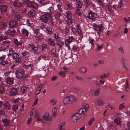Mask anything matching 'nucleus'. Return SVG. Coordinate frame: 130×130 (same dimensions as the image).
<instances>
[{"label":"nucleus","mask_w":130,"mask_h":130,"mask_svg":"<svg viewBox=\"0 0 130 130\" xmlns=\"http://www.w3.org/2000/svg\"><path fill=\"white\" fill-rule=\"evenodd\" d=\"M14 52V51H13L12 50V48H11L9 50V53L8 55V56H10L11 55V54L12 53H13V52Z\"/></svg>","instance_id":"obj_60"},{"label":"nucleus","mask_w":130,"mask_h":130,"mask_svg":"<svg viewBox=\"0 0 130 130\" xmlns=\"http://www.w3.org/2000/svg\"><path fill=\"white\" fill-rule=\"evenodd\" d=\"M2 121L4 123V125L5 126H7L9 123V121H8V120L6 118L3 120Z\"/></svg>","instance_id":"obj_37"},{"label":"nucleus","mask_w":130,"mask_h":130,"mask_svg":"<svg viewBox=\"0 0 130 130\" xmlns=\"http://www.w3.org/2000/svg\"><path fill=\"white\" fill-rule=\"evenodd\" d=\"M78 49L77 47L75 45H74L73 46L72 49L74 52H76L77 51V50Z\"/></svg>","instance_id":"obj_54"},{"label":"nucleus","mask_w":130,"mask_h":130,"mask_svg":"<svg viewBox=\"0 0 130 130\" xmlns=\"http://www.w3.org/2000/svg\"><path fill=\"white\" fill-rule=\"evenodd\" d=\"M125 107V106L124 105V103H122V104H120L119 106V109L121 110L123 108H124Z\"/></svg>","instance_id":"obj_55"},{"label":"nucleus","mask_w":130,"mask_h":130,"mask_svg":"<svg viewBox=\"0 0 130 130\" xmlns=\"http://www.w3.org/2000/svg\"><path fill=\"white\" fill-rule=\"evenodd\" d=\"M86 70L85 68L83 67H80L79 68V71L81 73H86Z\"/></svg>","instance_id":"obj_22"},{"label":"nucleus","mask_w":130,"mask_h":130,"mask_svg":"<svg viewBox=\"0 0 130 130\" xmlns=\"http://www.w3.org/2000/svg\"><path fill=\"white\" fill-rule=\"evenodd\" d=\"M7 7L6 6L4 5H0V12L1 14L5 12L7 10Z\"/></svg>","instance_id":"obj_10"},{"label":"nucleus","mask_w":130,"mask_h":130,"mask_svg":"<svg viewBox=\"0 0 130 130\" xmlns=\"http://www.w3.org/2000/svg\"><path fill=\"white\" fill-rule=\"evenodd\" d=\"M23 3V1L22 0H15L13 3L15 7H19L22 6Z\"/></svg>","instance_id":"obj_7"},{"label":"nucleus","mask_w":130,"mask_h":130,"mask_svg":"<svg viewBox=\"0 0 130 130\" xmlns=\"http://www.w3.org/2000/svg\"><path fill=\"white\" fill-rule=\"evenodd\" d=\"M24 71L22 69H18L15 72V74L16 75V77L19 78H22L24 76Z\"/></svg>","instance_id":"obj_4"},{"label":"nucleus","mask_w":130,"mask_h":130,"mask_svg":"<svg viewBox=\"0 0 130 130\" xmlns=\"http://www.w3.org/2000/svg\"><path fill=\"white\" fill-rule=\"evenodd\" d=\"M119 50L120 52H121L122 54L124 53V51L122 47L120 46L119 48Z\"/></svg>","instance_id":"obj_51"},{"label":"nucleus","mask_w":130,"mask_h":130,"mask_svg":"<svg viewBox=\"0 0 130 130\" xmlns=\"http://www.w3.org/2000/svg\"><path fill=\"white\" fill-rule=\"evenodd\" d=\"M107 7L108 8V10L111 13L112 12V10L111 9V7L110 5H108L107 6Z\"/></svg>","instance_id":"obj_49"},{"label":"nucleus","mask_w":130,"mask_h":130,"mask_svg":"<svg viewBox=\"0 0 130 130\" xmlns=\"http://www.w3.org/2000/svg\"><path fill=\"white\" fill-rule=\"evenodd\" d=\"M19 55L17 53H14L12 56L13 58L14 59H17L19 57Z\"/></svg>","instance_id":"obj_43"},{"label":"nucleus","mask_w":130,"mask_h":130,"mask_svg":"<svg viewBox=\"0 0 130 130\" xmlns=\"http://www.w3.org/2000/svg\"><path fill=\"white\" fill-rule=\"evenodd\" d=\"M6 25V24L4 22H1L0 23V25H2V27L4 28L5 26Z\"/></svg>","instance_id":"obj_62"},{"label":"nucleus","mask_w":130,"mask_h":130,"mask_svg":"<svg viewBox=\"0 0 130 130\" xmlns=\"http://www.w3.org/2000/svg\"><path fill=\"white\" fill-rule=\"evenodd\" d=\"M2 45H4V46H6V45H7V47H8L10 44V42L8 41H4L2 43Z\"/></svg>","instance_id":"obj_35"},{"label":"nucleus","mask_w":130,"mask_h":130,"mask_svg":"<svg viewBox=\"0 0 130 130\" xmlns=\"http://www.w3.org/2000/svg\"><path fill=\"white\" fill-rule=\"evenodd\" d=\"M4 106L5 108L8 110L9 109L11 108L8 102L4 103Z\"/></svg>","instance_id":"obj_28"},{"label":"nucleus","mask_w":130,"mask_h":130,"mask_svg":"<svg viewBox=\"0 0 130 130\" xmlns=\"http://www.w3.org/2000/svg\"><path fill=\"white\" fill-rule=\"evenodd\" d=\"M24 86H22L21 88L20 92H22V93H24Z\"/></svg>","instance_id":"obj_61"},{"label":"nucleus","mask_w":130,"mask_h":130,"mask_svg":"<svg viewBox=\"0 0 130 130\" xmlns=\"http://www.w3.org/2000/svg\"><path fill=\"white\" fill-rule=\"evenodd\" d=\"M42 87V85H41L38 88L35 92V95L38 94L40 92V91Z\"/></svg>","instance_id":"obj_31"},{"label":"nucleus","mask_w":130,"mask_h":130,"mask_svg":"<svg viewBox=\"0 0 130 130\" xmlns=\"http://www.w3.org/2000/svg\"><path fill=\"white\" fill-rule=\"evenodd\" d=\"M70 28H71V30H72L74 34H76V31L74 28L72 27H70Z\"/></svg>","instance_id":"obj_53"},{"label":"nucleus","mask_w":130,"mask_h":130,"mask_svg":"<svg viewBox=\"0 0 130 130\" xmlns=\"http://www.w3.org/2000/svg\"><path fill=\"white\" fill-rule=\"evenodd\" d=\"M75 38L73 36H71L68 39H67L68 40V43H71V42L74 41Z\"/></svg>","instance_id":"obj_32"},{"label":"nucleus","mask_w":130,"mask_h":130,"mask_svg":"<svg viewBox=\"0 0 130 130\" xmlns=\"http://www.w3.org/2000/svg\"><path fill=\"white\" fill-rule=\"evenodd\" d=\"M61 12H57L56 13L55 15V18L56 19L59 18L60 16L61 15Z\"/></svg>","instance_id":"obj_25"},{"label":"nucleus","mask_w":130,"mask_h":130,"mask_svg":"<svg viewBox=\"0 0 130 130\" xmlns=\"http://www.w3.org/2000/svg\"><path fill=\"white\" fill-rule=\"evenodd\" d=\"M58 36V34H55L54 37L56 39V40L57 39H58L60 38V37Z\"/></svg>","instance_id":"obj_52"},{"label":"nucleus","mask_w":130,"mask_h":130,"mask_svg":"<svg viewBox=\"0 0 130 130\" xmlns=\"http://www.w3.org/2000/svg\"><path fill=\"white\" fill-rule=\"evenodd\" d=\"M78 113H78V114H79L80 115H81L82 113H83L84 114V115L85 116H87V113L86 112L84 113L85 111H84V110L82 108L80 109H79L78 111Z\"/></svg>","instance_id":"obj_29"},{"label":"nucleus","mask_w":130,"mask_h":130,"mask_svg":"<svg viewBox=\"0 0 130 130\" xmlns=\"http://www.w3.org/2000/svg\"><path fill=\"white\" fill-rule=\"evenodd\" d=\"M8 38L7 37H5L4 36H0V40H3L4 39L6 40Z\"/></svg>","instance_id":"obj_58"},{"label":"nucleus","mask_w":130,"mask_h":130,"mask_svg":"<svg viewBox=\"0 0 130 130\" xmlns=\"http://www.w3.org/2000/svg\"><path fill=\"white\" fill-rule=\"evenodd\" d=\"M81 117V115L78 113H75L71 117V118L72 122L74 123H76L77 120L80 118Z\"/></svg>","instance_id":"obj_6"},{"label":"nucleus","mask_w":130,"mask_h":130,"mask_svg":"<svg viewBox=\"0 0 130 130\" xmlns=\"http://www.w3.org/2000/svg\"><path fill=\"white\" fill-rule=\"evenodd\" d=\"M76 12L79 15H82V12L80 11V10L79 9H76Z\"/></svg>","instance_id":"obj_56"},{"label":"nucleus","mask_w":130,"mask_h":130,"mask_svg":"<svg viewBox=\"0 0 130 130\" xmlns=\"http://www.w3.org/2000/svg\"><path fill=\"white\" fill-rule=\"evenodd\" d=\"M97 104L98 106H102L104 105V103L102 100L100 99L98 100Z\"/></svg>","instance_id":"obj_24"},{"label":"nucleus","mask_w":130,"mask_h":130,"mask_svg":"<svg viewBox=\"0 0 130 130\" xmlns=\"http://www.w3.org/2000/svg\"><path fill=\"white\" fill-rule=\"evenodd\" d=\"M46 30L48 33L51 34L53 33V31L52 30V28H50V27H47Z\"/></svg>","instance_id":"obj_38"},{"label":"nucleus","mask_w":130,"mask_h":130,"mask_svg":"<svg viewBox=\"0 0 130 130\" xmlns=\"http://www.w3.org/2000/svg\"><path fill=\"white\" fill-rule=\"evenodd\" d=\"M98 46L97 47L96 51L97 52H99V51L100 50L101 48L103 47V45H98Z\"/></svg>","instance_id":"obj_46"},{"label":"nucleus","mask_w":130,"mask_h":130,"mask_svg":"<svg viewBox=\"0 0 130 130\" xmlns=\"http://www.w3.org/2000/svg\"><path fill=\"white\" fill-rule=\"evenodd\" d=\"M56 44L57 45L59 46V48L61 47L64 44L63 42H62L61 41L59 40L57 41Z\"/></svg>","instance_id":"obj_30"},{"label":"nucleus","mask_w":130,"mask_h":130,"mask_svg":"<svg viewBox=\"0 0 130 130\" xmlns=\"http://www.w3.org/2000/svg\"><path fill=\"white\" fill-rule=\"evenodd\" d=\"M51 18H52L51 14L49 12H47L40 17V20L42 22L46 23H47Z\"/></svg>","instance_id":"obj_1"},{"label":"nucleus","mask_w":130,"mask_h":130,"mask_svg":"<svg viewBox=\"0 0 130 130\" xmlns=\"http://www.w3.org/2000/svg\"><path fill=\"white\" fill-rule=\"evenodd\" d=\"M18 23L17 21L14 20L10 22L9 24V26L11 27H15L17 25Z\"/></svg>","instance_id":"obj_15"},{"label":"nucleus","mask_w":130,"mask_h":130,"mask_svg":"<svg viewBox=\"0 0 130 130\" xmlns=\"http://www.w3.org/2000/svg\"><path fill=\"white\" fill-rule=\"evenodd\" d=\"M57 100L54 99H51L50 102V104L52 105H55L57 103Z\"/></svg>","instance_id":"obj_27"},{"label":"nucleus","mask_w":130,"mask_h":130,"mask_svg":"<svg viewBox=\"0 0 130 130\" xmlns=\"http://www.w3.org/2000/svg\"><path fill=\"white\" fill-rule=\"evenodd\" d=\"M43 119L47 121H51L52 120L51 117L49 116V113L48 112L45 113V114L43 116Z\"/></svg>","instance_id":"obj_11"},{"label":"nucleus","mask_w":130,"mask_h":130,"mask_svg":"<svg viewBox=\"0 0 130 130\" xmlns=\"http://www.w3.org/2000/svg\"><path fill=\"white\" fill-rule=\"evenodd\" d=\"M13 42L17 46L21 45L23 43L22 41L21 40L18 41V40L17 39H15L13 41Z\"/></svg>","instance_id":"obj_19"},{"label":"nucleus","mask_w":130,"mask_h":130,"mask_svg":"<svg viewBox=\"0 0 130 130\" xmlns=\"http://www.w3.org/2000/svg\"><path fill=\"white\" fill-rule=\"evenodd\" d=\"M5 80L7 83L9 85L12 84L13 83V79L10 77L7 78Z\"/></svg>","instance_id":"obj_18"},{"label":"nucleus","mask_w":130,"mask_h":130,"mask_svg":"<svg viewBox=\"0 0 130 130\" xmlns=\"http://www.w3.org/2000/svg\"><path fill=\"white\" fill-rule=\"evenodd\" d=\"M5 92V89L3 86L0 85V93L2 94Z\"/></svg>","instance_id":"obj_36"},{"label":"nucleus","mask_w":130,"mask_h":130,"mask_svg":"<svg viewBox=\"0 0 130 130\" xmlns=\"http://www.w3.org/2000/svg\"><path fill=\"white\" fill-rule=\"evenodd\" d=\"M89 106L88 104H86L82 108L84 110V111H86V112L88 111V109H89Z\"/></svg>","instance_id":"obj_33"},{"label":"nucleus","mask_w":130,"mask_h":130,"mask_svg":"<svg viewBox=\"0 0 130 130\" xmlns=\"http://www.w3.org/2000/svg\"><path fill=\"white\" fill-rule=\"evenodd\" d=\"M87 17L88 18L91 19L92 20H94L96 18L94 13L92 11L89 12Z\"/></svg>","instance_id":"obj_9"},{"label":"nucleus","mask_w":130,"mask_h":130,"mask_svg":"<svg viewBox=\"0 0 130 130\" xmlns=\"http://www.w3.org/2000/svg\"><path fill=\"white\" fill-rule=\"evenodd\" d=\"M59 75L63 77H64L66 76L65 73L63 71H60L59 73Z\"/></svg>","instance_id":"obj_45"},{"label":"nucleus","mask_w":130,"mask_h":130,"mask_svg":"<svg viewBox=\"0 0 130 130\" xmlns=\"http://www.w3.org/2000/svg\"><path fill=\"white\" fill-rule=\"evenodd\" d=\"M93 27L95 30L96 31L99 33H101L102 31L103 30V25L102 24L100 25H98L96 23H94Z\"/></svg>","instance_id":"obj_5"},{"label":"nucleus","mask_w":130,"mask_h":130,"mask_svg":"<svg viewBox=\"0 0 130 130\" xmlns=\"http://www.w3.org/2000/svg\"><path fill=\"white\" fill-rule=\"evenodd\" d=\"M114 122L116 124H119L121 123L120 119L119 118H117L114 120Z\"/></svg>","instance_id":"obj_39"},{"label":"nucleus","mask_w":130,"mask_h":130,"mask_svg":"<svg viewBox=\"0 0 130 130\" xmlns=\"http://www.w3.org/2000/svg\"><path fill=\"white\" fill-rule=\"evenodd\" d=\"M28 46L29 48L32 51H33L34 52H36L37 50V47H35L34 45L30 44Z\"/></svg>","instance_id":"obj_14"},{"label":"nucleus","mask_w":130,"mask_h":130,"mask_svg":"<svg viewBox=\"0 0 130 130\" xmlns=\"http://www.w3.org/2000/svg\"><path fill=\"white\" fill-rule=\"evenodd\" d=\"M122 59L123 61V65L125 68L127 70H128V64H125V62H126V60L125 59L124 57H122Z\"/></svg>","instance_id":"obj_20"},{"label":"nucleus","mask_w":130,"mask_h":130,"mask_svg":"<svg viewBox=\"0 0 130 130\" xmlns=\"http://www.w3.org/2000/svg\"><path fill=\"white\" fill-rule=\"evenodd\" d=\"M109 75V73L107 72L106 73H104L103 75H101L100 76V78L102 79H104L106 78Z\"/></svg>","instance_id":"obj_26"},{"label":"nucleus","mask_w":130,"mask_h":130,"mask_svg":"<svg viewBox=\"0 0 130 130\" xmlns=\"http://www.w3.org/2000/svg\"><path fill=\"white\" fill-rule=\"evenodd\" d=\"M66 16L67 17H70L71 15V13L70 11H68L66 13Z\"/></svg>","instance_id":"obj_57"},{"label":"nucleus","mask_w":130,"mask_h":130,"mask_svg":"<svg viewBox=\"0 0 130 130\" xmlns=\"http://www.w3.org/2000/svg\"><path fill=\"white\" fill-rule=\"evenodd\" d=\"M94 120V118L93 117L91 118L89 120L88 123V125H91L93 121Z\"/></svg>","instance_id":"obj_41"},{"label":"nucleus","mask_w":130,"mask_h":130,"mask_svg":"<svg viewBox=\"0 0 130 130\" xmlns=\"http://www.w3.org/2000/svg\"><path fill=\"white\" fill-rule=\"evenodd\" d=\"M22 60V59L21 58V57L18 58H18L16 59V60H15V62L19 63L20 62H21Z\"/></svg>","instance_id":"obj_44"},{"label":"nucleus","mask_w":130,"mask_h":130,"mask_svg":"<svg viewBox=\"0 0 130 130\" xmlns=\"http://www.w3.org/2000/svg\"><path fill=\"white\" fill-rule=\"evenodd\" d=\"M57 77L56 76L52 77L51 78V79L52 81H54L57 79Z\"/></svg>","instance_id":"obj_63"},{"label":"nucleus","mask_w":130,"mask_h":130,"mask_svg":"<svg viewBox=\"0 0 130 130\" xmlns=\"http://www.w3.org/2000/svg\"><path fill=\"white\" fill-rule=\"evenodd\" d=\"M120 33V32H119V31L116 32L114 34L113 36L114 37L118 36V35Z\"/></svg>","instance_id":"obj_64"},{"label":"nucleus","mask_w":130,"mask_h":130,"mask_svg":"<svg viewBox=\"0 0 130 130\" xmlns=\"http://www.w3.org/2000/svg\"><path fill=\"white\" fill-rule=\"evenodd\" d=\"M21 19L20 16L19 14L15 15L14 16V20L16 21H19Z\"/></svg>","instance_id":"obj_34"},{"label":"nucleus","mask_w":130,"mask_h":130,"mask_svg":"<svg viewBox=\"0 0 130 130\" xmlns=\"http://www.w3.org/2000/svg\"><path fill=\"white\" fill-rule=\"evenodd\" d=\"M96 1L98 2V4L101 6L102 7H103L104 6V4L103 3L102 0H96Z\"/></svg>","instance_id":"obj_40"},{"label":"nucleus","mask_w":130,"mask_h":130,"mask_svg":"<svg viewBox=\"0 0 130 130\" xmlns=\"http://www.w3.org/2000/svg\"><path fill=\"white\" fill-rule=\"evenodd\" d=\"M77 99L72 96H67L64 99L63 102L65 104H67L69 103L70 104L74 101H76Z\"/></svg>","instance_id":"obj_2"},{"label":"nucleus","mask_w":130,"mask_h":130,"mask_svg":"<svg viewBox=\"0 0 130 130\" xmlns=\"http://www.w3.org/2000/svg\"><path fill=\"white\" fill-rule=\"evenodd\" d=\"M35 117L37 119L38 121H41V119H40V117L39 115V113L38 112L37 110H36L35 112Z\"/></svg>","instance_id":"obj_23"},{"label":"nucleus","mask_w":130,"mask_h":130,"mask_svg":"<svg viewBox=\"0 0 130 130\" xmlns=\"http://www.w3.org/2000/svg\"><path fill=\"white\" fill-rule=\"evenodd\" d=\"M27 14L30 17L33 18L36 15L35 12L34 10H32L29 11Z\"/></svg>","instance_id":"obj_16"},{"label":"nucleus","mask_w":130,"mask_h":130,"mask_svg":"<svg viewBox=\"0 0 130 130\" xmlns=\"http://www.w3.org/2000/svg\"><path fill=\"white\" fill-rule=\"evenodd\" d=\"M18 105H14L13 107V110L14 111H15L17 109H18Z\"/></svg>","instance_id":"obj_50"},{"label":"nucleus","mask_w":130,"mask_h":130,"mask_svg":"<svg viewBox=\"0 0 130 130\" xmlns=\"http://www.w3.org/2000/svg\"><path fill=\"white\" fill-rule=\"evenodd\" d=\"M46 57L44 56L43 55L40 56L38 58V60H45L46 59Z\"/></svg>","instance_id":"obj_47"},{"label":"nucleus","mask_w":130,"mask_h":130,"mask_svg":"<svg viewBox=\"0 0 130 130\" xmlns=\"http://www.w3.org/2000/svg\"><path fill=\"white\" fill-rule=\"evenodd\" d=\"M15 31L14 29L10 28L7 31V34L10 35L12 36H13L15 35Z\"/></svg>","instance_id":"obj_13"},{"label":"nucleus","mask_w":130,"mask_h":130,"mask_svg":"<svg viewBox=\"0 0 130 130\" xmlns=\"http://www.w3.org/2000/svg\"><path fill=\"white\" fill-rule=\"evenodd\" d=\"M8 62L6 61L3 60L0 62V64L3 66H4L6 64H7Z\"/></svg>","instance_id":"obj_48"},{"label":"nucleus","mask_w":130,"mask_h":130,"mask_svg":"<svg viewBox=\"0 0 130 130\" xmlns=\"http://www.w3.org/2000/svg\"><path fill=\"white\" fill-rule=\"evenodd\" d=\"M25 4H26L27 7H32L35 9H37L38 7V6L36 3L34 1H25Z\"/></svg>","instance_id":"obj_3"},{"label":"nucleus","mask_w":130,"mask_h":130,"mask_svg":"<svg viewBox=\"0 0 130 130\" xmlns=\"http://www.w3.org/2000/svg\"><path fill=\"white\" fill-rule=\"evenodd\" d=\"M54 39L53 40L51 38H49L48 40V42L49 44L54 46L56 45V44L54 42Z\"/></svg>","instance_id":"obj_17"},{"label":"nucleus","mask_w":130,"mask_h":130,"mask_svg":"<svg viewBox=\"0 0 130 130\" xmlns=\"http://www.w3.org/2000/svg\"><path fill=\"white\" fill-rule=\"evenodd\" d=\"M18 93V90L16 88H12L10 92V94L11 96L15 95Z\"/></svg>","instance_id":"obj_12"},{"label":"nucleus","mask_w":130,"mask_h":130,"mask_svg":"<svg viewBox=\"0 0 130 130\" xmlns=\"http://www.w3.org/2000/svg\"><path fill=\"white\" fill-rule=\"evenodd\" d=\"M57 110V108L56 107H55L52 110V112L53 113L52 117H54V118H55L56 116L57 115V113L56 112Z\"/></svg>","instance_id":"obj_21"},{"label":"nucleus","mask_w":130,"mask_h":130,"mask_svg":"<svg viewBox=\"0 0 130 130\" xmlns=\"http://www.w3.org/2000/svg\"><path fill=\"white\" fill-rule=\"evenodd\" d=\"M85 3L87 6H89L91 4V2L90 0H86Z\"/></svg>","instance_id":"obj_42"},{"label":"nucleus","mask_w":130,"mask_h":130,"mask_svg":"<svg viewBox=\"0 0 130 130\" xmlns=\"http://www.w3.org/2000/svg\"><path fill=\"white\" fill-rule=\"evenodd\" d=\"M72 20V18H68L67 20V22L68 24H70Z\"/></svg>","instance_id":"obj_59"},{"label":"nucleus","mask_w":130,"mask_h":130,"mask_svg":"<svg viewBox=\"0 0 130 130\" xmlns=\"http://www.w3.org/2000/svg\"><path fill=\"white\" fill-rule=\"evenodd\" d=\"M100 92V88H98L96 90H91V93L93 96H96L99 95Z\"/></svg>","instance_id":"obj_8"}]
</instances>
